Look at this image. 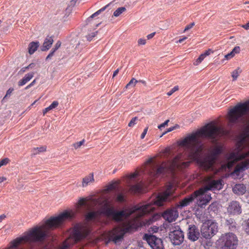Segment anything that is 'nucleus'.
I'll list each match as a JSON object with an SVG mask.
<instances>
[{
    "label": "nucleus",
    "mask_w": 249,
    "mask_h": 249,
    "mask_svg": "<svg viewBox=\"0 0 249 249\" xmlns=\"http://www.w3.org/2000/svg\"><path fill=\"white\" fill-rule=\"evenodd\" d=\"M229 134V131L213 122L207 124L196 133L191 134L180 142L179 145L184 147L187 152L178 154L173 160L162 162L157 168L153 167L150 171V175L156 178L166 173L174 174L177 169L182 170L188 167L191 163L189 160L196 161L197 164L206 171L213 169L215 161L223 153V147L222 145H216L209 154L200 157L204 145L198 136L207 138L215 144L221 137Z\"/></svg>",
    "instance_id": "obj_1"
},
{
    "label": "nucleus",
    "mask_w": 249,
    "mask_h": 249,
    "mask_svg": "<svg viewBox=\"0 0 249 249\" xmlns=\"http://www.w3.org/2000/svg\"><path fill=\"white\" fill-rule=\"evenodd\" d=\"M173 185L169 184L163 193L159 194L145 205H135L130 209L121 211L115 210L113 208H110L106 205L103 208L102 213L108 216H111L112 220L117 222H122L124 218H128L131 214L137 212L140 213L141 216L144 215L154 211L157 207L162 206L163 203L167 201L168 197L173 193Z\"/></svg>",
    "instance_id": "obj_2"
},
{
    "label": "nucleus",
    "mask_w": 249,
    "mask_h": 249,
    "mask_svg": "<svg viewBox=\"0 0 249 249\" xmlns=\"http://www.w3.org/2000/svg\"><path fill=\"white\" fill-rule=\"evenodd\" d=\"M249 113V100L237 104L228 112L229 125L245 122L244 116Z\"/></svg>",
    "instance_id": "obj_3"
},
{
    "label": "nucleus",
    "mask_w": 249,
    "mask_h": 249,
    "mask_svg": "<svg viewBox=\"0 0 249 249\" xmlns=\"http://www.w3.org/2000/svg\"><path fill=\"white\" fill-rule=\"evenodd\" d=\"M221 249H236L238 245V239L235 234L231 232L222 235L220 238Z\"/></svg>",
    "instance_id": "obj_4"
},
{
    "label": "nucleus",
    "mask_w": 249,
    "mask_h": 249,
    "mask_svg": "<svg viewBox=\"0 0 249 249\" xmlns=\"http://www.w3.org/2000/svg\"><path fill=\"white\" fill-rule=\"evenodd\" d=\"M244 141L245 139L243 138L237 142V146L238 147V151L237 152H232L229 154L227 157L229 160H231L233 161V162H234L249 157V151L245 153H241L240 152L242 149Z\"/></svg>",
    "instance_id": "obj_5"
},
{
    "label": "nucleus",
    "mask_w": 249,
    "mask_h": 249,
    "mask_svg": "<svg viewBox=\"0 0 249 249\" xmlns=\"http://www.w3.org/2000/svg\"><path fill=\"white\" fill-rule=\"evenodd\" d=\"M218 231V226L215 223L212 222L210 225H203L201 228L202 236L206 239H210Z\"/></svg>",
    "instance_id": "obj_6"
},
{
    "label": "nucleus",
    "mask_w": 249,
    "mask_h": 249,
    "mask_svg": "<svg viewBox=\"0 0 249 249\" xmlns=\"http://www.w3.org/2000/svg\"><path fill=\"white\" fill-rule=\"evenodd\" d=\"M144 239L152 249H164L162 240L154 235H144Z\"/></svg>",
    "instance_id": "obj_7"
},
{
    "label": "nucleus",
    "mask_w": 249,
    "mask_h": 249,
    "mask_svg": "<svg viewBox=\"0 0 249 249\" xmlns=\"http://www.w3.org/2000/svg\"><path fill=\"white\" fill-rule=\"evenodd\" d=\"M169 238L174 245H180L184 241V232L180 228L178 230H173L169 232Z\"/></svg>",
    "instance_id": "obj_8"
},
{
    "label": "nucleus",
    "mask_w": 249,
    "mask_h": 249,
    "mask_svg": "<svg viewBox=\"0 0 249 249\" xmlns=\"http://www.w3.org/2000/svg\"><path fill=\"white\" fill-rule=\"evenodd\" d=\"M222 188L221 180H213L207 183L204 187L196 191V194L206 193L209 190H220Z\"/></svg>",
    "instance_id": "obj_9"
},
{
    "label": "nucleus",
    "mask_w": 249,
    "mask_h": 249,
    "mask_svg": "<svg viewBox=\"0 0 249 249\" xmlns=\"http://www.w3.org/2000/svg\"><path fill=\"white\" fill-rule=\"evenodd\" d=\"M200 231L198 227L194 224L188 226L187 230V238L192 242L197 241L200 237Z\"/></svg>",
    "instance_id": "obj_10"
},
{
    "label": "nucleus",
    "mask_w": 249,
    "mask_h": 249,
    "mask_svg": "<svg viewBox=\"0 0 249 249\" xmlns=\"http://www.w3.org/2000/svg\"><path fill=\"white\" fill-rule=\"evenodd\" d=\"M227 213L230 215H238L242 213V207L240 203L235 200L230 202L227 207Z\"/></svg>",
    "instance_id": "obj_11"
},
{
    "label": "nucleus",
    "mask_w": 249,
    "mask_h": 249,
    "mask_svg": "<svg viewBox=\"0 0 249 249\" xmlns=\"http://www.w3.org/2000/svg\"><path fill=\"white\" fill-rule=\"evenodd\" d=\"M194 197H198L197 204L200 208H204L212 199L211 194L206 193L196 194V191L194 193Z\"/></svg>",
    "instance_id": "obj_12"
},
{
    "label": "nucleus",
    "mask_w": 249,
    "mask_h": 249,
    "mask_svg": "<svg viewBox=\"0 0 249 249\" xmlns=\"http://www.w3.org/2000/svg\"><path fill=\"white\" fill-rule=\"evenodd\" d=\"M107 6L108 5H107L102 7L88 18L86 20V24L89 25L91 27L96 29L101 24V22L96 21V19H93V18L99 15L101 12L104 11Z\"/></svg>",
    "instance_id": "obj_13"
},
{
    "label": "nucleus",
    "mask_w": 249,
    "mask_h": 249,
    "mask_svg": "<svg viewBox=\"0 0 249 249\" xmlns=\"http://www.w3.org/2000/svg\"><path fill=\"white\" fill-rule=\"evenodd\" d=\"M162 217L169 222L176 220L178 217L177 211L174 209H167L162 213Z\"/></svg>",
    "instance_id": "obj_14"
},
{
    "label": "nucleus",
    "mask_w": 249,
    "mask_h": 249,
    "mask_svg": "<svg viewBox=\"0 0 249 249\" xmlns=\"http://www.w3.org/2000/svg\"><path fill=\"white\" fill-rule=\"evenodd\" d=\"M249 168V159L246 160L238 164L234 170L235 173L240 172Z\"/></svg>",
    "instance_id": "obj_15"
},
{
    "label": "nucleus",
    "mask_w": 249,
    "mask_h": 249,
    "mask_svg": "<svg viewBox=\"0 0 249 249\" xmlns=\"http://www.w3.org/2000/svg\"><path fill=\"white\" fill-rule=\"evenodd\" d=\"M53 42L52 36H48L45 39L42 46L41 47V50L43 52L48 51L52 46Z\"/></svg>",
    "instance_id": "obj_16"
},
{
    "label": "nucleus",
    "mask_w": 249,
    "mask_h": 249,
    "mask_svg": "<svg viewBox=\"0 0 249 249\" xmlns=\"http://www.w3.org/2000/svg\"><path fill=\"white\" fill-rule=\"evenodd\" d=\"M131 230V227H127L124 228L122 231L121 233L118 235H115L113 238V241L116 243L119 241H121L124 237V234L129 232Z\"/></svg>",
    "instance_id": "obj_17"
},
{
    "label": "nucleus",
    "mask_w": 249,
    "mask_h": 249,
    "mask_svg": "<svg viewBox=\"0 0 249 249\" xmlns=\"http://www.w3.org/2000/svg\"><path fill=\"white\" fill-rule=\"evenodd\" d=\"M232 190L235 194L243 195L246 192V187L243 184H237L233 188Z\"/></svg>",
    "instance_id": "obj_18"
},
{
    "label": "nucleus",
    "mask_w": 249,
    "mask_h": 249,
    "mask_svg": "<svg viewBox=\"0 0 249 249\" xmlns=\"http://www.w3.org/2000/svg\"><path fill=\"white\" fill-rule=\"evenodd\" d=\"M34 76V72H31L26 74L18 82L19 86H22L29 82Z\"/></svg>",
    "instance_id": "obj_19"
},
{
    "label": "nucleus",
    "mask_w": 249,
    "mask_h": 249,
    "mask_svg": "<svg viewBox=\"0 0 249 249\" xmlns=\"http://www.w3.org/2000/svg\"><path fill=\"white\" fill-rule=\"evenodd\" d=\"M39 46L38 41H33L29 43L28 46V53L33 54L37 49Z\"/></svg>",
    "instance_id": "obj_20"
},
{
    "label": "nucleus",
    "mask_w": 249,
    "mask_h": 249,
    "mask_svg": "<svg viewBox=\"0 0 249 249\" xmlns=\"http://www.w3.org/2000/svg\"><path fill=\"white\" fill-rule=\"evenodd\" d=\"M194 196H191L188 197H185L183 199L179 201L178 206L182 208L189 205L190 202L194 199Z\"/></svg>",
    "instance_id": "obj_21"
},
{
    "label": "nucleus",
    "mask_w": 249,
    "mask_h": 249,
    "mask_svg": "<svg viewBox=\"0 0 249 249\" xmlns=\"http://www.w3.org/2000/svg\"><path fill=\"white\" fill-rule=\"evenodd\" d=\"M94 181L93 174L90 173L89 176L85 177L83 178L82 186L83 187L88 185L90 182H92Z\"/></svg>",
    "instance_id": "obj_22"
},
{
    "label": "nucleus",
    "mask_w": 249,
    "mask_h": 249,
    "mask_svg": "<svg viewBox=\"0 0 249 249\" xmlns=\"http://www.w3.org/2000/svg\"><path fill=\"white\" fill-rule=\"evenodd\" d=\"M142 185L139 183L133 185H130L129 187V191L130 193L133 194L141 193L142 191Z\"/></svg>",
    "instance_id": "obj_23"
},
{
    "label": "nucleus",
    "mask_w": 249,
    "mask_h": 249,
    "mask_svg": "<svg viewBox=\"0 0 249 249\" xmlns=\"http://www.w3.org/2000/svg\"><path fill=\"white\" fill-rule=\"evenodd\" d=\"M72 235L73 238L74 239L76 242H78L80 241L83 237V234L77 229L74 230Z\"/></svg>",
    "instance_id": "obj_24"
},
{
    "label": "nucleus",
    "mask_w": 249,
    "mask_h": 249,
    "mask_svg": "<svg viewBox=\"0 0 249 249\" xmlns=\"http://www.w3.org/2000/svg\"><path fill=\"white\" fill-rule=\"evenodd\" d=\"M160 218V216L158 214H154L150 216L148 219L145 220L144 223L145 225L149 226L153 223V222L157 221Z\"/></svg>",
    "instance_id": "obj_25"
},
{
    "label": "nucleus",
    "mask_w": 249,
    "mask_h": 249,
    "mask_svg": "<svg viewBox=\"0 0 249 249\" xmlns=\"http://www.w3.org/2000/svg\"><path fill=\"white\" fill-rule=\"evenodd\" d=\"M242 71L240 69V68H237L236 70L233 71L231 73V76L232 77V80L235 81L237 79L239 74L242 72Z\"/></svg>",
    "instance_id": "obj_26"
},
{
    "label": "nucleus",
    "mask_w": 249,
    "mask_h": 249,
    "mask_svg": "<svg viewBox=\"0 0 249 249\" xmlns=\"http://www.w3.org/2000/svg\"><path fill=\"white\" fill-rule=\"evenodd\" d=\"M96 215V213L95 212H89L86 215V219L87 221H91L95 219Z\"/></svg>",
    "instance_id": "obj_27"
},
{
    "label": "nucleus",
    "mask_w": 249,
    "mask_h": 249,
    "mask_svg": "<svg viewBox=\"0 0 249 249\" xmlns=\"http://www.w3.org/2000/svg\"><path fill=\"white\" fill-rule=\"evenodd\" d=\"M226 224L228 226H229V228L231 229V228H236V226H235V222L234 221V220L232 219V218H229L228 219H227L226 221Z\"/></svg>",
    "instance_id": "obj_28"
},
{
    "label": "nucleus",
    "mask_w": 249,
    "mask_h": 249,
    "mask_svg": "<svg viewBox=\"0 0 249 249\" xmlns=\"http://www.w3.org/2000/svg\"><path fill=\"white\" fill-rule=\"evenodd\" d=\"M46 151V147L40 146L39 147L34 148L33 149V152L34 155L37 154L40 152H43Z\"/></svg>",
    "instance_id": "obj_29"
},
{
    "label": "nucleus",
    "mask_w": 249,
    "mask_h": 249,
    "mask_svg": "<svg viewBox=\"0 0 249 249\" xmlns=\"http://www.w3.org/2000/svg\"><path fill=\"white\" fill-rule=\"evenodd\" d=\"M120 183V181H115L114 182L109 184L107 187L108 191L114 190L116 189L117 185Z\"/></svg>",
    "instance_id": "obj_30"
},
{
    "label": "nucleus",
    "mask_w": 249,
    "mask_h": 249,
    "mask_svg": "<svg viewBox=\"0 0 249 249\" xmlns=\"http://www.w3.org/2000/svg\"><path fill=\"white\" fill-rule=\"evenodd\" d=\"M138 176V173L136 172L127 175L126 176L127 179L126 182L127 183H130V181L135 179Z\"/></svg>",
    "instance_id": "obj_31"
},
{
    "label": "nucleus",
    "mask_w": 249,
    "mask_h": 249,
    "mask_svg": "<svg viewBox=\"0 0 249 249\" xmlns=\"http://www.w3.org/2000/svg\"><path fill=\"white\" fill-rule=\"evenodd\" d=\"M126 11V8L124 7H121L116 9L113 13V15L115 17L119 16L122 13Z\"/></svg>",
    "instance_id": "obj_32"
},
{
    "label": "nucleus",
    "mask_w": 249,
    "mask_h": 249,
    "mask_svg": "<svg viewBox=\"0 0 249 249\" xmlns=\"http://www.w3.org/2000/svg\"><path fill=\"white\" fill-rule=\"evenodd\" d=\"M116 200L119 202H124L125 201L124 194L122 193L118 194L117 196Z\"/></svg>",
    "instance_id": "obj_33"
},
{
    "label": "nucleus",
    "mask_w": 249,
    "mask_h": 249,
    "mask_svg": "<svg viewBox=\"0 0 249 249\" xmlns=\"http://www.w3.org/2000/svg\"><path fill=\"white\" fill-rule=\"evenodd\" d=\"M138 82V81L136 80L134 78L131 79V80L129 82L128 84L125 86V88L127 89L129 86H132V87H134L136 85V84Z\"/></svg>",
    "instance_id": "obj_34"
},
{
    "label": "nucleus",
    "mask_w": 249,
    "mask_h": 249,
    "mask_svg": "<svg viewBox=\"0 0 249 249\" xmlns=\"http://www.w3.org/2000/svg\"><path fill=\"white\" fill-rule=\"evenodd\" d=\"M85 142V140L83 139L81 141H80V142H78L73 143L72 145L75 149H77L79 148V147H80V146L81 145L84 144Z\"/></svg>",
    "instance_id": "obj_35"
},
{
    "label": "nucleus",
    "mask_w": 249,
    "mask_h": 249,
    "mask_svg": "<svg viewBox=\"0 0 249 249\" xmlns=\"http://www.w3.org/2000/svg\"><path fill=\"white\" fill-rule=\"evenodd\" d=\"M244 229L246 233L249 235V218L245 221Z\"/></svg>",
    "instance_id": "obj_36"
},
{
    "label": "nucleus",
    "mask_w": 249,
    "mask_h": 249,
    "mask_svg": "<svg viewBox=\"0 0 249 249\" xmlns=\"http://www.w3.org/2000/svg\"><path fill=\"white\" fill-rule=\"evenodd\" d=\"M97 31L89 34L86 36L87 40L89 41H91L92 38L96 36L97 34Z\"/></svg>",
    "instance_id": "obj_37"
},
{
    "label": "nucleus",
    "mask_w": 249,
    "mask_h": 249,
    "mask_svg": "<svg viewBox=\"0 0 249 249\" xmlns=\"http://www.w3.org/2000/svg\"><path fill=\"white\" fill-rule=\"evenodd\" d=\"M14 90V89L13 88H9L7 91H6V95H5V96L3 98L2 100V101L3 102L4 101L5 99L10 96L11 95V94L12 93V92Z\"/></svg>",
    "instance_id": "obj_38"
},
{
    "label": "nucleus",
    "mask_w": 249,
    "mask_h": 249,
    "mask_svg": "<svg viewBox=\"0 0 249 249\" xmlns=\"http://www.w3.org/2000/svg\"><path fill=\"white\" fill-rule=\"evenodd\" d=\"M138 120V117H135L133 118L130 122L128 123V126L133 127L135 124L136 122Z\"/></svg>",
    "instance_id": "obj_39"
},
{
    "label": "nucleus",
    "mask_w": 249,
    "mask_h": 249,
    "mask_svg": "<svg viewBox=\"0 0 249 249\" xmlns=\"http://www.w3.org/2000/svg\"><path fill=\"white\" fill-rule=\"evenodd\" d=\"M178 125L176 124L175 126L170 127L169 128L167 129L166 131H165L160 137H162L163 135L166 134L168 132H171L172 131L174 130L176 128L178 127Z\"/></svg>",
    "instance_id": "obj_40"
},
{
    "label": "nucleus",
    "mask_w": 249,
    "mask_h": 249,
    "mask_svg": "<svg viewBox=\"0 0 249 249\" xmlns=\"http://www.w3.org/2000/svg\"><path fill=\"white\" fill-rule=\"evenodd\" d=\"M58 102L57 101H53L48 107L50 110H52L56 107H57L58 105Z\"/></svg>",
    "instance_id": "obj_41"
},
{
    "label": "nucleus",
    "mask_w": 249,
    "mask_h": 249,
    "mask_svg": "<svg viewBox=\"0 0 249 249\" xmlns=\"http://www.w3.org/2000/svg\"><path fill=\"white\" fill-rule=\"evenodd\" d=\"M179 89V88H178V86H175L173 88H172L170 91H169L167 94L168 95V96H170L174 92H175V91L178 90Z\"/></svg>",
    "instance_id": "obj_42"
},
{
    "label": "nucleus",
    "mask_w": 249,
    "mask_h": 249,
    "mask_svg": "<svg viewBox=\"0 0 249 249\" xmlns=\"http://www.w3.org/2000/svg\"><path fill=\"white\" fill-rule=\"evenodd\" d=\"M204 58L205 57L204 56V55L202 54H201L196 60L195 65H197L198 64L202 62V61L204 59Z\"/></svg>",
    "instance_id": "obj_43"
},
{
    "label": "nucleus",
    "mask_w": 249,
    "mask_h": 249,
    "mask_svg": "<svg viewBox=\"0 0 249 249\" xmlns=\"http://www.w3.org/2000/svg\"><path fill=\"white\" fill-rule=\"evenodd\" d=\"M9 161V160L8 158H5L0 161V167L3 165L7 164Z\"/></svg>",
    "instance_id": "obj_44"
},
{
    "label": "nucleus",
    "mask_w": 249,
    "mask_h": 249,
    "mask_svg": "<svg viewBox=\"0 0 249 249\" xmlns=\"http://www.w3.org/2000/svg\"><path fill=\"white\" fill-rule=\"evenodd\" d=\"M240 51V48L239 46L235 47L233 50L231 51L233 53V54L235 55L236 53H239Z\"/></svg>",
    "instance_id": "obj_45"
},
{
    "label": "nucleus",
    "mask_w": 249,
    "mask_h": 249,
    "mask_svg": "<svg viewBox=\"0 0 249 249\" xmlns=\"http://www.w3.org/2000/svg\"><path fill=\"white\" fill-rule=\"evenodd\" d=\"M195 25V23L194 22H192L188 25H187L184 30V32H186L189 30H190V29H191Z\"/></svg>",
    "instance_id": "obj_46"
},
{
    "label": "nucleus",
    "mask_w": 249,
    "mask_h": 249,
    "mask_svg": "<svg viewBox=\"0 0 249 249\" xmlns=\"http://www.w3.org/2000/svg\"><path fill=\"white\" fill-rule=\"evenodd\" d=\"M78 204L79 206H84L85 205V198H81L78 202Z\"/></svg>",
    "instance_id": "obj_47"
},
{
    "label": "nucleus",
    "mask_w": 249,
    "mask_h": 249,
    "mask_svg": "<svg viewBox=\"0 0 249 249\" xmlns=\"http://www.w3.org/2000/svg\"><path fill=\"white\" fill-rule=\"evenodd\" d=\"M234 56V55L233 54V53L231 51L230 53L225 55V58L226 59H230L233 57Z\"/></svg>",
    "instance_id": "obj_48"
},
{
    "label": "nucleus",
    "mask_w": 249,
    "mask_h": 249,
    "mask_svg": "<svg viewBox=\"0 0 249 249\" xmlns=\"http://www.w3.org/2000/svg\"><path fill=\"white\" fill-rule=\"evenodd\" d=\"M169 122V120H167L163 123L160 124L158 126V128L159 129H161L162 127H164L165 126L167 125L168 122Z\"/></svg>",
    "instance_id": "obj_49"
},
{
    "label": "nucleus",
    "mask_w": 249,
    "mask_h": 249,
    "mask_svg": "<svg viewBox=\"0 0 249 249\" xmlns=\"http://www.w3.org/2000/svg\"><path fill=\"white\" fill-rule=\"evenodd\" d=\"M148 127H146V128H145L143 130V132L142 133V134H141V138L142 139H143L145 136V135L146 134L147 132V130H148Z\"/></svg>",
    "instance_id": "obj_50"
},
{
    "label": "nucleus",
    "mask_w": 249,
    "mask_h": 249,
    "mask_svg": "<svg viewBox=\"0 0 249 249\" xmlns=\"http://www.w3.org/2000/svg\"><path fill=\"white\" fill-rule=\"evenodd\" d=\"M139 45H145L146 43V40L142 38H140L138 41Z\"/></svg>",
    "instance_id": "obj_51"
},
{
    "label": "nucleus",
    "mask_w": 249,
    "mask_h": 249,
    "mask_svg": "<svg viewBox=\"0 0 249 249\" xmlns=\"http://www.w3.org/2000/svg\"><path fill=\"white\" fill-rule=\"evenodd\" d=\"M211 53H213V51L211 49H209L206 51L204 53H202V54L205 57L206 56L210 55Z\"/></svg>",
    "instance_id": "obj_52"
},
{
    "label": "nucleus",
    "mask_w": 249,
    "mask_h": 249,
    "mask_svg": "<svg viewBox=\"0 0 249 249\" xmlns=\"http://www.w3.org/2000/svg\"><path fill=\"white\" fill-rule=\"evenodd\" d=\"M156 33L155 32H153L149 35H148L147 36V38L148 39H151L152 38H153L154 37V36H155Z\"/></svg>",
    "instance_id": "obj_53"
},
{
    "label": "nucleus",
    "mask_w": 249,
    "mask_h": 249,
    "mask_svg": "<svg viewBox=\"0 0 249 249\" xmlns=\"http://www.w3.org/2000/svg\"><path fill=\"white\" fill-rule=\"evenodd\" d=\"M242 27L246 30H249V21L247 23H246L244 25H243L242 26Z\"/></svg>",
    "instance_id": "obj_54"
},
{
    "label": "nucleus",
    "mask_w": 249,
    "mask_h": 249,
    "mask_svg": "<svg viewBox=\"0 0 249 249\" xmlns=\"http://www.w3.org/2000/svg\"><path fill=\"white\" fill-rule=\"evenodd\" d=\"M61 42L60 41H57V42L55 43V45H54V47H55L56 48H57V49H59L60 48V47L61 46Z\"/></svg>",
    "instance_id": "obj_55"
},
{
    "label": "nucleus",
    "mask_w": 249,
    "mask_h": 249,
    "mask_svg": "<svg viewBox=\"0 0 249 249\" xmlns=\"http://www.w3.org/2000/svg\"><path fill=\"white\" fill-rule=\"evenodd\" d=\"M216 206V204L215 203H212L209 207V208L208 209H210V210H213V209L215 207V206Z\"/></svg>",
    "instance_id": "obj_56"
},
{
    "label": "nucleus",
    "mask_w": 249,
    "mask_h": 249,
    "mask_svg": "<svg viewBox=\"0 0 249 249\" xmlns=\"http://www.w3.org/2000/svg\"><path fill=\"white\" fill-rule=\"evenodd\" d=\"M68 247H69V245H67L66 243H64L63 244V245L61 246L60 249H67Z\"/></svg>",
    "instance_id": "obj_57"
},
{
    "label": "nucleus",
    "mask_w": 249,
    "mask_h": 249,
    "mask_svg": "<svg viewBox=\"0 0 249 249\" xmlns=\"http://www.w3.org/2000/svg\"><path fill=\"white\" fill-rule=\"evenodd\" d=\"M35 66V64H34V63H31L28 66H27L26 68H27V69H32Z\"/></svg>",
    "instance_id": "obj_58"
},
{
    "label": "nucleus",
    "mask_w": 249,
    "mask_h": 249,
    "mask_svg": "<svg viewBox=\"0 0 249 249\" xmlns=\"http://www.w3.org/2000/svg\"><path fill=\"white\" fill-rule=\"evenodd\" d=\"M51 110L49 107L45 108L43 110V114L44 115L46 113H47L49 111Z\"/></svg>",
    "instance_id": "obj_59"
},
{
    "label": "nucleus",
    "mask_w": 249,
    "mask_h": 249,
    "mask_svg": "<svg viewBox=\"0 0 249 249\" xmlns=\"http://www.w3.org/2000/svg\"><path fill=\"white\" fill-rule=\"evenodd\" d=\"M119 71V69H117L116 70H115L114 72H113V78L115 76H116L118 72Z\"/></svg>",
    "instance_id": "obj_60"
},
{
    "label": "nucleus",
    "mask_w": 249,
    "mask_h": 249,
    "mask_svg": "<svg viewBox=\"0 0 249 249\" xmlns=\"http://www.w3.org/2000/svg\"><path fill=\"white\" fill-rule=\"evenodd\" d=\"M27 70V68H26V67H23L19 71V72L20 73H23L24 72H25L26 71V70Z\"/></svg>",
    "instance_id": "obj_61"
},
{
    "label": "nucleus",
    "mask_w": 249,
    "mask_h": 249,
    "mask_svg": "<svg viewBox=\"0 0 249 249\" xmlns=\"http://www.w3.org/2000/svg\"><path fill=\"white\" fill-rule=\"evenodd\" d=\"M6 217L5 214H1L0 215V222H1Z\"/></svg>",
    "instance_id": "obj_62"
},
{
    "label": "nucleus",
    "mask_w": 249,
    "mask_h": 249,
    "mask_svg": "<svg viewBox=\"0 0 249 249\" xmlns=\"http://www.w3.org/2000/svg\"><path fill=\"white\" fill-rule=\"evenodd\" d=\"M6 179L5 177H0V183L5 181Z\"/></svg>",
    "instance_id": "obj_63"
},
{
    "label": "nucleus",
    "mask_w": 249,
    "mask_h": 249,
    "mask_svg": "<svg viewBox=\"0 0 249 249\" xmlns=\"http://www.w3.org/2000/svg\"><path fill=\"white\" fill-rule=\"evenodd\" d=\"M152 229H153L152 231H153L154 232H156L158 231L159 228H158L157 227H154Z\"/></svg>",
    "instance_id": "obj_64"
}]
</instances>
